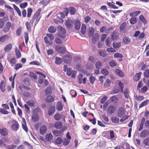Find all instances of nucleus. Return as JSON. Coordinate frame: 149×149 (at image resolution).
<instances>
[{
	"instance_id": "1",
	"label": "nucleus",
	"mask_w": 149,
	"mask_h": 149,
	"mask_svg": "<svg viewBox=\"0 0 149 149\" xmlns=\"http://www.w3.org/2000/svg\"><path fill=\"white\" fill-rule=\"evenodd\" d=\"M58 36L61 38L64 39L65 37V34L66 31L65 29L61 26L58 27Z\"/></svg>"
},
{
	"instance_id": "2",
	"label": "nucleus",
	"mask_w": 149,
	"mask_h": 149,
	"mask_svg": "<svg viewBox=\"0 0 149 149\" xmlns=\"http://www.w3.org/2000/svg\"><path fill=\"white\" fill-rule=\"evenodd\" d=\"M41 17H38L34 15L31 19L30 21L32 26H33V23H34L36 26L39 22Z\"/></svg>"
},
{
	"instance_id": "3",
	"label": "nucleus",
	"mask_w": 149,
	"mask_h": 149,
	"mask_svg": "<svg viewBox=\"0 0 149 149\" xmlns=\"http://www.w3.org/2000/svg\"><path fill=\"white\" fill-rule=\"evenodd\" d=\"M72 56L70 54L65 55L63 58V62L67 64H70L72 60Z\"/></svg>"
},
{
	"instance_id": "4",
	"label": "nucleus",
	"mask_w": 149,
	"mask_h": 149,
	"mask_svg": "<svg viewBox=\"0 0 149 149\" xmlns=\"http://www.w3.org/2000/svg\"><path fill=\"white\" fill-rule=\"evenodd\" d=\"M11 121L12 124L11 125L12 130L14 131H17L19 127L18 123L15 120H11Z\"/></svg>"
},
{
	"instance_id": "5",
	"label": "nucleus",
	"mask_w": 149,
	"mask_h": 149,
	"mask_svg": "<svg viewBox=\"0 0 149 149\" xmlns=\"http://www.w3.org/2000/svg\"><path fill=\"white\" fill-rule=\"evenodd\" d=\"M55 49L57 52L61 54H64L66 52L65 47L59 45L56 46Z\"/></svg>"
},
{
	"instance_id": "6",
	"label": "nucleus",
	"mask_w": 149,
	"mask_h": 149,
	"mask_svg": "<svg viewBox=\"0 0 149 149\" xmlns=\"http://www.w3.org/2000/svg\"><path fill=\"white\" fill-rule=\"evenodd\" d=\"M125 111L124 108L119 107L117 111V115L119 117H123L125 113Z\"/></svg>"
},
{
	"instance_id": "7",
	"label": "nucleus",
	"mask_w": 149,
	"mask_h": 149,
	"mask_svg": "<svg viewBox=\"0 0 149 149\" xmlns=\"http://www.w3.org/2000/svg\"><path fill=\"white\" fill-rule=\"evenodd\" d=\"M11 26V24L10 22H6L3 29V32L6 33L8 32L10 29Z\"/></svg>"
},
{
	"instance_id": "8",
	"label": "nucleus",
	"mask_w": 149,
	"mask_h": 149,
	"mask_svg": "<svg viewBox=\"0 0 149 149\" xmlns=\"http://www.w3.org/2000/svg\"><path fill=\"white\" fill-rule=\"evenodd\" d=\"M8 130L5 127L0 129V134L3 136H6L8 134Z\"/></svg>"
},
{
	"instance_id": "9",
	"label": "nucleus",
	"mask_w": 149,
	"mask_h": 149,
	"mask_svg": "<svg viewBox=\"0 0 149 149\" xmlns=\"http://www.w3.org/2000/svg\"><path fill=\"white\" fill-rule=\"evenodd\" d=\"M107 111L108 113L111 114L115 112L116 111L115 107L112 105H110L108 107Z\"/></svg>"
},
{
	"instance_id": "10",
	"label": "nucleus",
	"mask_w": 149,
	"mask_h": 149,
	"mask_svg": "<svg viewBox=\"0 0 149 149\" xmlns=\"http://www.w3.org/2000/svg\"><path fill=\"white\" fill-rule=\"evenodd\" d=\"M141 72L136 73L133 77V79L134 81L136 82L139 81L141 78Z\"/></svg>"
},
{
	"instance_id": "11",
	"label": "nucleus",
	"mask_w": 149,
	"mask_h": 149,
	"mask_svg": "<svg viewBox=\"0 0 149 149\" xmlns=\"http://www.w3.org/2000/svg\"><path fill=\"white\" fill-rule=\"evenodd\" d=\"M6 83L5 81H1L0 84V88L2 92H4L5 91V86Z\"/></svg>"
},
{
	"instance_id": "12",
	"label": "nucleus",
	"mask_w": 149,
	"mask_h": 149,
	"mask_svg": "<svg viewBox=\"0 0 149 149\" xmlns=\"http://www.w3.org/2000/svg\"><path fill=\"white\" fill-rule=\"evenodd\" d=\"M47 127L45 125L42 126L40 128L39 132L42 135L44 134L47 131Z\"/></svg>"
},
{
	"instance_id": "13",
	"label": "nucleus",
	"mask_w": 149,
	"mask_h": 149,
	"mask_svg": "<svg viewBox=\"0 0 149 149\" xmlns=\"http://www.w3.org/2000/svg\"><path fill=\"white\" fill-rule=\"evenodd\" d=\"M118 36V33L116 31H114L111 33V38L113 40H116L117 39Z\"/></svg>"
},
{
	"instance_id": "14",
	"label": "nucleus",
	"mask_w": 149,
	"mask_h": 149,
	"mask_svg": "<svg viewBox=\"0 0 149 149\" xmlns=\"http://www.w3.org/2000/svg\"><path fill=\"white\" fill-rule=\"evenodd\" d=\"M55 111V108L54 106L50 107L48 110V114L49 116L53 115Z\"/></svg>"
},
{
	"instance_id": "15",
	"label": "nucleus",
	"mask_w": 149,
	"mask_h": 149,
	"mask_svg": "<svg viewBox=\"0 0 149 149\" xmlns=\"http://www.w3.org/2000/svg\"><path fill=\"white\" fill-rule=\"evenodd\" d=\"M115 73L119 77L123 78L124 77V74L123 72L121 70L118 69H116L115 70Z\"/></svg>"
},
{
	"instance_id": "16",
	"label": "nucleus",
	"mask_w": 149,
	"mask_h": 149,
	"mask_svg": "<svg viewBox=\"0 0 149 149\" xmlns=\"http://www.w3.org/2000/svg\"><path fill=\"white\" fill-rule=\"evenodd\" d=\"M12 45L10 43L6 45L4 49V51L6 52H10L12 48Z\"/></svg>"
},
{
	"instance_id": "17",
	"label": "nucleus",
	"mask_w": 149,
	"mask_h": 149,
	"mask_svg": "<svg viewBox=\"0 0 149 149\" xmlns=\"http://www.w3.org/2000/svg\"><path fill=\"white\" fill-rule=\"evenodd\" d=\"M149 134V131L147 130L142 131L140 134L141 137H145Z\"/></svg>"
},
{
	"instance_id": "18",
	"label": "nucleus",
	"mask_w": 149,
	"mask_h": 149,
	"mask_svg": "<svg viewBox=\"0 0 149 149\" xmlns=\"http://www.w3.org/2000/svg\"><path fill=\"white\" fill-rule=\"evenodd\" d=\"M9 38V37L8 35H5L0 37V42H4Z\"/></svg>"
},
{
	"instance_id": "19",
	"label": "nucleus",
	"mask_w": 149,
	"mask_h": 149,
	"mask_svg": "<svg viewBox=\"0 0 149 149\" xmlns=\"http://www.w3.org/2000/svg\"><path fill=\"white\" fill-rule=\"evenodd\" d=\"M65 26L68 28H70L73 26L72 22L69 20L65 21Z\"/></svg>"
},
{
	"instance_id": "20",
	"label": "nucleus",
	"mask_w": 149,
	"mask_h": 149,
	"mask_svg": "<svg viewBox=\"0 0 149 149\" xmlns=\"http://www.w3.org/2000/svg\"><path fill=\"white\" fill-rule=\"evenodd\" d=\"M56 31V27L53 26H49L48 30V31L50 33H54Z\"/></svg>"
},
{
	"instance_id": "21",
	"label": "nucleus",
	"mask_w": 149,
	"mask_h": 149,
	"mask_svg": "<svg viewBox=\"0 0 149 149\" xmlns=\"http://www.w3.org/2000/svg\"><path fill=\"white\" fill-rule=\"evenodd\" d=\"M54 100V98L51 95L48 96L45 98V101L47 103L52 102Z\"/></svg>"
},
{
	"instance_id": "22",
	"label": "nucleus",
	"mask_w": 149,
	"mask_h": 149,
	"mask_svg": "<svg viewBox=\"0 0 149 149\" xmlns=\"http://www.w3.org/2000/svg\"><path fill=\"white\" fill-rule=\"evenodd\" d=\"M68 9L69 13L71 15H74L76 12V8L74 7H70Z\"/></svg>"
},
{
	"instance_id": "23",
	"label": "nucleus",
	"mask_w": 149,
	"mask_h": 149,
	"mask_svg": "<svg viewBox=\"0 0 149 149\" xmlns=\"http://www.w3.org/2000/svg\"><path fill=\"white\" fill-rule=\"evenodd\" d=\"M131 40L130 38L128 37H124L123 40V43L124 44H127L130 43V42Z\"/></svg>"
},
{
	"instance_id": "24",
	"label": "nucleus",
	"mask_w": 149,
	"mask_h": 149,
	"mask_svg": "<svg viewBox=\"0 0 149 149\" xmlns=\"http://www.w3.org/2000/svg\"><path fill=\"white\" fill-rule=\"evenodd\" d=\"M54 127L56 129H60L62 126V124L61 121H59L54 123Z\"/></svg>"
},
{
	"instance_id": "25",
	"label": "nucleus",
	"mask_w": 149,
	"mask_h": 149,
	"mask_svg": "<svg viewBox=\"0 0 149 149\" xmlns=\"http://www.w3.org/2000/svg\"><path fill=\"white\" fill-rule=\"evenodd\" d=\"M99 35L97 33H95L92 39V41L93 43H95L96 42L99 40Z\"/></svg>"
},
{
	"instance_id": "26",
	"label": "nucleus",
	"mask_w": 149,
	"mask_h": 149,
	"mask_svg": "<svg viewBox=\"0 0 149 149\" xmlns=\"http://www.w3.org/2000/svg\"><path fill=\"white\" fill-rule=\"evenodd\" d=\"M81 24L80 22L78 20H76L74 22V27L77 30H78L80 29Z\"/></svg>"
},
{
	"instance_id": "27",
	"label": "nucleus",
	"mask_w": 149,
	"mask_h": 149,
	"mask_svg": "<svg viewBox=\"0 0 149 149\" xmlns=\"http://www.w3.org/2000/svg\"><path fill=\"white\" fill-rule=\"evenodd\" d=\"M22 127L26 132H27L28 128L26 126V120L24 118L22 119Z\"/></svg>"
},
{
	"instance_id": "28",
	"label": "nucleus",
	"mask_w": 149,
	"mask_h": 149,
	"mask_svg": "<svg viewBox=\"0 0 149 149\" xmlns=\"http://www.w3.org/2000/svg\"><path fill=\"white\" fill-rule=\"evenodd\" d=\"M114 58H119V60L120 61H122V58L123 57V56L121 54L116 53L114 54Z\"/></svg>"
},
{
	"instance_id": "29",
	"label": "nucleus",
	"mask_w": 149,
	"mask_h": 149,
	"mask_svg": "<svg viewBox=\"0 0 149 149\" xmlns=\"http://www.w3.org/2000/svg\"><path fill=\"white\" fill-rule=\"evenodd\" d=\"M98 53L100 56L102 57H104L106 55V52L100 49L98 50Z\"/></svg>"
},
{
	"instance_id": "30",
	"label": "nucleus",
	"mask_w": 149,
	"mask_h": 149,
	"mask_svg": "<svg viewBox=\"0 0 149 149\" xmlns=\"http://www.w3.org/2000/svg\"><path fill=\"white\" fill-rule=\"evenodd\" d=\"M56 107L57 110L59 111H61L63 110V106L61 102L59 101L57 102Z\"/></svg>"
},
{
	"instance_id": "31",
	"label": "nucleus",
	"mask_w": 149,
	"mask_h": 149,
	"mask_svg": "<svg viewBox=\"0 0 149 149\" xmlns=\"http://www.w3.org/2000/svg\"><path fill=\"white\" fill-rule=\"evenodd\" d=\"M110 101L113 103H116L118 101V99L115 95L112 96L110 98Z\"/></svg>"
},
{
	"instance_id": "32",
	"label": "nucleus",
	"mask_w": 149,
	"mask_h": 149,
	"mask_svg": "<svg viewBox=\"0 0 149 149\" xmlns=\"http://www.w3.org/2000/svg\"><path fill=\"white\" fill-rule=\"evenodd\" d=\"M53 134L56 136H60L62 134V132L61 131L57 130H55L52 132Z\"/></svg>"
},
{
	"instance_id": "33",
	"label": "nucleus",
	"mask_w": 149,
	"mask_h": 149,
	"mask_svg": "<svg viewBox=\"0 0 149 149\" xmlns=\"http://www.w3.org/2000/svg\"><path fill=\"white\" fill-rule=\"evenodd\" d=\"M86 26L84 24H82L81 29V32L83 34H84L86 32Z\"/></svg>"
},
{
	"instance_id": "34",
	"label": "nucleus",
	"mask_w": 149,
	"mask_h": 149,
	"mask_svg": "<svg viewBox=\"0 0 149 149\" xmlns=\"http://www.w3.org/2000/svg\"><path fill=\"white\" fill-rule=\"evenodd\" d=\"M32 118L33 121L36 122L38 120L39 118L37 114L34 113L32 115Z\"/></svg>"
},
{
	"instance_id": "35",
	"label": "nucleus",
	"mask_w": 149,
	"mask_h": 149,
	"mask_svg": "<svg viewBox=\"0 0 149 149\" xmlns=\"http://www.w3.org/2000/svg\"><path fill=\"white\" fill-rule=\"evenodd\" d=\"M53 136L51 133L48 134L46 136L45 139L48 141H50L52 139Z\"/></svg>"
},
{
	"instance_id": "36",
	"label": "nucleus",
	"mask_w": 149,
	"mask_h": 149,
	"mask_svg": "<svg viewBox=\"0 0 149 149\" xmlns=\"http://www.w3.org/2000/svg\"><path fill=\"white\" fill-rule=\"evenodd\" d=\"M63 61V58L56 57L55 59V63L56 65L60 64L62 63Z\"/></svg>"
},
{
	"instance_id": "37",
	"label": "nucleus",
	"mask_w": 149,
	"mask_h": 149,
	"mask_svg": "<svg viewBox=\"0 0 149 149\" xmlns=\"http://www.w3.org/2000/svg\"><path fill=\"white\" fill-rule=\"evenodd\" d=\"M111 119L113 123H116L119 122V119L116 116H112Z\"/></svg>"
},
{
	"instance_id": "38",
	"label": "nucleus",
	"mask_w": 149,
	"mask_h": 149,
	"mask_svg": "<svg viewBox=\"0 0 149 149\" xmlns=\"http://www.w3.org/2000/svg\"><path fill=\"white\" fill-rule=\"evenodd\" d=\"M137 21L136 18L135 17H132L130 19V23L132 25H133L135 24Z\"/></svg>"
},
{
	"instance_id": "39",
	"label": "nucleus",
	"mask_w": 149,
	"mask_h": 149,
	"mask_svg": "<svg viewBox=\"0 0 149 149\" xmlns=\"http://www.w3.org/2000/svg\"><path fill=\"white\" fill-rule=\"evenodd\" d=\"M22 28L21 26H19L16 31V35L17 36H20L21 35Z\"/></svg>"
},
{
	"instance_id": "40",
	"label": "nucleus",
	"mask_w": 149,
	"mask_h": 149,
	"mask_svg": "<svg viewBox=\"0 0 149 149\" xmlns=\"http://www.w3.org/2000/svg\"><path fill=\"white\" fill-rule=\"evenodd\" d=\"M129 91L128 88H125L124 91V94L125 98L128 99L129 97Z\"/></svg>"
},
{
	"instance_id": "41",
	"label": "nucleus",
	"mask_w": 149,
	"mask_h": 149,
	"mask_svg": "<svg viewBox=\"0 0 149 149\" xmlns=\"http://www.w3.org/2000/svg\"><path fill=\"white\" fill-rule=\"evenodd\" d=\"M27 13V17L28 18H30L31 17V14L33 12V10L31 8H28Z\"/></svg>"
},
{
	"instance_id": "42",
	"label": "nucleus",
	"mask_w": 149,
	"mask_h": 149,
	"mask_svg": "<svg viewBox=\"0 0 149 149\" xmlns=\"http://www.w3.org/2000/svg\"><path fill=\"white\" fill-rule=\"evenodd\" d=\"M94 32V30L93 28H90L88 32V34L89 36L91 37L93 36Z\"/></svg>"
},
{
	"instance_id": "43",
	"label": "nucleus",
	"mask_w": 149,
	"mask_h": 149,
	"mask_svg": "<svg viewBox=\"0 0 149 149\" xmlns=\"http://www.w3.org/2000/svg\"><path fill=\"white\" fill-rule=\"evenodd\" d=\"M111 84V82L110 79H107L104 84V86L105 87H107L109 86Z\"/></svg>"
},
{
	"instance_id": "44",
	"label": "nucleus",
	"mask_w": 149,
	"mask_h": 149,
	"mask_svg": "<svg viewBox=\"0 0 149 149\" xmlns=\"http://www.w3.org/2000/svg\"><path fill=\"white\" fill-rule=\"evenodd\" d=\"M121 45V43L120 42H114L113 44V46L114 49H117Z\"/></svg>"
},
{
	"instance_id": "45",
	"label": "nucleus",
	"mask_w": 149,
	"mask_h": 149,
	"mask_svg": "<svg viewBox=\"0 0 149 149\" xmlns=\"http://www.w3.org/2000/svg\"><path fill=\"white\" fill-rule=\"evenodd\" d=\"M31 23L29 22H26L25 23V25H26V26L27 28V30L29 31H31V28L32 27V25L31 24Z\"/></svg>"
},
{
	"instance_id": "46",
	"label": "nucleus",
	"mask_w": 149,
	"mask_h": 149,
	"mask_svg": "<svg viewBox=\"0 0 149 149\" xmlns=\"http://www.w3.org/2000/svg\"><path fill=\"white\" fill-rule=\"evenodd\" d=\"M139 19L141 22H143L144 24H146L147 23V21L145 17L143 15H141L139 16Z\"/></svg>"
},
{
	"instance_id": "47",
	"label": "nucleus",
	"mask_w": 149,
	"mask_h": 149,
	"mask_svg": "<svg viewBox=\"0 0 149 149\" xmlns=\"http://www.w3.org/2000/svg\"><path fill=\"white\" fill-rule=\"evenodd\" d=\"M13 6L17 12L18 15L21 16L22 15L21 13L19 8L15 4L13 5Z\"/></svg>"
},
{
	"instance_id": "48",
	"label": "nucleus",
	"mask_w": 149,
	"mask_h": 149,
	"mask_svg": "<svg viewBox=\"0 0 149 149\" xmlns=\"http://www.w3.org/2000/svg\"><path fill=\"white\" fill-rule=\"evenodd\" d=\"M148 90V88L146 86H145L141 88V90L139 91V92L141 93H144Z\"/></svg>"
},
{
	"instance_id": "49",
	"label": "nucleus",
	"mask_w": 149,
	"mask_h": 149,
	"mask_svg": "<svg viewBox=\"0 0 149 149\" xmlns=\"http://www.w3.org/2000/svg\"><path fill=\"white\" fill-rule=\"evenodd\" d=\"M127 25V24L125 22L123 23L120 26V31H123L125 29Z\"/></svg>"
},
{
	"instance_id": "50",
	"label": "nucleus",
	"mask_w": 149,
	"mask_h": 149,
	"mask_svg": "<svg viewBox=\"0 0 149 149\" xmlns=\"http://www.w3.org/2000/svg\"><path fill=\"white\" fill-rule=\"evenodd\" d=\"M54 22L56 24H58L59 23H63V20L59 17H57V18L54 19Z\"/></svg>"
},
{
	"instance_id": "51",
	"label": "nucleus",
	"mask_w": 149,
	"mask_h": 149,
	"mask_svg": "<svg viewBox=\"0 0 149 149\" xmlns=\"http://www.w3.org/2000/svg\"><path fill=\"white\" fill-rule=\"evenodd\" d=\"M50 0H42L40 2V3L45 6L50 2Z\"/></svg>"
},
{
	"instance_id": "52",
	"label": "nucleus",
	"mask_w": 149,
	"mask_h": 149,
	"mask_svg": "<svg viewBox=\"0 0 149 149\" xmlns=\"http://www.w3.org/2000/svg\"><path fill=\"white\" fill-rule=\"evenodd\" d=\"M102 66V63L100 61L96 62L95 64V68L97 69H100Z\"/></svg>"
},
{
	"instance_id": "53",
	"label": "nucleus",
	"mask_w": 149,
	"mask_h": 149,
	"mask_svg": "<svg viewBox=\"0 0 149 149\" xmlns=\"http://www.w3.org/2000/svg\"><path fill=\"white\" fill-rule=\"evenodd\" d=\"M83 76V75L81 74H79L78 76V83L79 84H81L82 83V79Z\"/></svg>"
},
{
	"instance_id": "54",
	"label": "nucleus",
	"mask_w": 149,
	"mask_h": 149,
	"mask_svg": "<svg viewBox=\"0 0 149 149\" xmlns=\"http://www.w3.org/2000/svg\"><path fill=\"white\" fill-rule=\"evenodd\" d=\"M62 142V139L60 137L57 138L55 141V143L57 144H60Z\"/></svg>"
},
{
	"instance_id": "55",
	"label": "nucleus",
	"mask_w": 149,
	"mask_h": 149,
	"mask_svg": "<svg viewBox=\"0 0 149 149\" xmlns=\"http://www.w3.org/2000/svg\"><path fill=\"white\" fill-rule=\"evenodd\" d=\"M61 118V115L59 113H56L54 115V118L56 120H59Z\"/></svg>"
},
{
	"instance_id": "56",
	"label": "nucleus",
	"mask_w": 149,
	"mask_h": 149,
	"mask_svg": "<svg viewBox=\"0 0 149 149\" xmlns=\"http://www.w3.org/2000/svg\"><path fill=\"white\" fill-rule=\"evenodd\" d=\"M96 78L95 77H94L93 76L91 75L89 78V81L90 82L91 84H93L95 81L96 80Z\"/></svg>"
},
{
	"instance_id": "57",
	"label": "nucleus",
	"mask_w": 149,
	"mask_h": 149,
	"mask_svg": "<svg viewBox=\"0 0 149 149\" xmlns=\"http://www.w3.org/2000/svg\"><path fill=\"white\" fill-rule=\"evenodd\" d=\"M109 64L111 67H114L116 66V63L114 60H111L109 62Z\"/></svg>"
},
{
	"instance_id": "58",
	"label": "nucleus",
	"mask_w": 149,
	"mask_h": 149,
	"mask_svg": "<svg viewBox=\"0 0 149 149\" xmlns=\"http://www.w3.org/2000/svg\"><path fill=\"white\" fill-rule=\"evenodd\" d=\"M16 62V60L15 58H11L9 61V63L12 66H13V65L15 64Z\"/></svg>"
},
{
	"instance_id": "59",
	"label": "nucleus",
	"mask_w": 149,
	"mask_h": 149,
	"mask_svg": "<svg viewBox=\"0 0 149 149\" xmlns=\"http://www.w3.org/2000/svg\"><path fill=\"white\" fill-rule=\"evenodd\" d=\"M16 55L17 58H19L21 57V53L20 52L18 49H15V50Z\"/></svg>"
},
{
	"instance_id": "60",
	"label": "nucleus",
	"mask_w": 149,
	"mask_h": 149,
	"mask_svg": "<svg viewBox=\"0 0 149 149\" xmlns=\"http://www.w3.org/2000/svg\"><path fill=\"white\" fill-rule=\"evenodd\" d=\"M107 4L110 8H112L114 9H118V8L116 6L112 4L111 3L108 2L107 3Z\"/></svg>"
},
{
	"instance_id": "61",
	"label": "nucleus",
	"mask_w": 149,
	"mask_h": 149,
	"mask_svg": "<svg viewBox=\"0 0 149 149\" xmlns=\"http://www.w3.org/2000/svg\"><path fill=\"white\" fill-rule=\"evenodd\" d=\"M149 101V100H146L144 101L143 102L139 105V108H140L144 106H145L147 104V102Z\"/></svg>"
},
{
	"instance_id": "62",
	"label": "nucleus",
	"mask_w": 149,
	"mask_h": 149,
	"mask_svg": "<svg viewBox=\"0 0 149 149\" xmlns=\"http://www.w3.org/2000/svg\"><path fill=\"white\" fill-rule=\"evenodd\" d=\"M135 99L137 101H141L144 98V97L143 96L141 95H136L135 96Z\"/></svg>"
},
{
	"instance_id": "63",
	"label": "nucleus",
	"mask_w": 149,
	"mask_h": 149,
	"mask_svg": "<svg viewBox=\"0 0 149 149\" xmlns=\"http://www.w3.org/2000/svg\"><path fill=\"white\" fill-rule=\"evenodd\" d=\"M16 147V146L12 144L6 146L5 148L6 149H15Z\"/></svg>"
},
{
	"instance_id": "64",
	"label": "nucleus",
	"mask_w": 149,
	"mask_h": 149,
	"mask_svg": "<svg viewBox=\"0 0 149 149\" xmlns=\"http://www.w3.org/2000/svg\"><path fill=\"white\" fill-rule=\"evenodd\" d=\"M26 103L28 105L31 107H33L34 105V102L32 100L28 101Z\"/></svg>"
}]
</instances>
